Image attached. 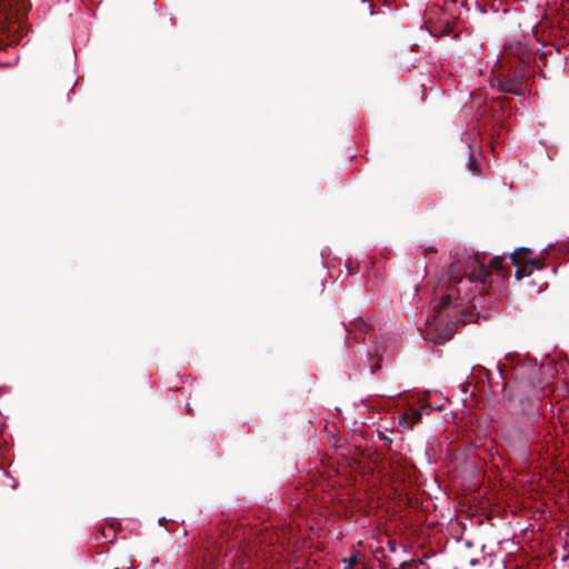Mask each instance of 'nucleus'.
<instances>
[{"instance_id":"9","label":"nucleus","mask_w":569,"mask_h":569,"mask_svg":"<svg viewBox=\"0 0 569 569\" xmlns=\"http://www.w3.org/2000/svg\"><path fill=\"white\" fill-rule=\"evenodd\" d=\"M358 562H359L358 553H353L348 559L342 560L343 569H351Z\"/></svg>"},{"instance_id":"22","label":"nucleus","mask_w":569,"mask_h":569,"mask_svg":"<svg viewBox=\"0 0 569 569\" xmlns=\"http://www.w3.org/2000/svg\"><path fill=\"white\" fill-rule=\"evenodd\" d=\"M164 521H167V519H166L164 517H161V518L159 519V523H160V525H162Z\"/></svg>"},{"instance_id":"11","label":"nucleus","mask_w":569,"mask_h":569,"mask_svg":"<svg viewBox=\"0 0 569 569\" xmlns=\"http://www.w3.org/2000/svg\"><path fill=\"white\" fill-rule=\"evenodd\" d=\"M407 422H410L409 416L407 412H403L399 416V425L405 429H410V426H407Z\"/></svg>"},{"instance_id":"20","label":"nucleus","mask_w":569,"mask_h":569,"mask_svg":"<svg viewBox=\"0 0 569 569\" xmlns=\"http://www.w3.org/2000/svg\"><path fill=\"white\" fill-rule=\"evenodd\" d=\"M425 251H426V252H429V251H430V252H435L436 250H435V248H433L432 246H429V247H427V248L425 249Z\"/></svg>"},{"instance_id":"13","label":"nucleus","mask_w":569,"mask_h":569,"mask_svg":"<svg viewBox=\"0 0 569 569\" xmlns=\"http://www.w3.org/2000/svg\"><path fill=\"white\" fill-rule=\"evenodd\" d=\"M449 338H450L449 333H447L446 336L438 335L436 338H433V342H435V343H437V345H442V343H445Z\"/></svg>"},{"instance_id":"7","label":"nucleus","mask_w":569,"mask_h":569,"mask_svg":"<svg viewBox=\"0 0 569 569\" xmlns=\"http://www.w3.org/2000/svg\"><path fill=\"white\" fill-rule=\"evenodd\" d=\"M530 254H531L530 249L521 247V248L516 249L512 253H510L509 259L512 264H517L518 256L521 259L527 260Z\"/></svg>"},{"instance_id":"3","label":"nucleus","mask_w":569,"mask_h":569,"mask_svg":"<svg viewBox=\"0 0 569 569\" xmlns=\"http://www.w3.org/2000/svg\"><path fill=\"white\" fill-rule=\"evenodd\" d=\"M348 332V349L352 366L360 370H368L369 375H375L380 368L383 358L385 348L379 339H385L382 327H377L376 322H367L362 318H353L348 323L342 322Z\"/></svg>"},{"instance_id":"10","label":"nucleus","mask_w":569,"mask_h":569,"mask_svg":"<svg viewBox=\"0 0 569 569\" xmlns=\"http://www.w3.org/2000/svg\"><path fill=\"white\" fill-rule=\"evenodd\" d=\"M468 147L471 148V144L468 143ZM467 166H468V168H469V170L471 172H476L477 171V161H476V158H475L472 149H470V154H469V160H468Z\"/></svg>"},{"instance_id":"4","label":"nucleus","mask_w":569,"mask_h":569,"mask_svg":"<svg viewBox=\"0 0 569 569\" xmlns=\"http://www.w3.org/2000/svg\"><path fill=\"white\" fill-rule=\"evenodd\" d=\"M11 19V12L0 14V44L20 43L23 38L21 24Z\"/></svg>"},{"instance_id":"15","label":"nucleus","mask_w":569,"mask_h":569,"mask_svg":"<svg viewBox=\"0 0 569 569\" xmlns=\"http://www.w3.org/2000/svg\"><path fill=\"white\" fill-rule=\"evenodd\" d=\"M346 268H347V272H348V273H350V274H352V273H353V269H352V264H351V262H347V263H346Z\"/></svg>"},{"instance_id":"23","label":"nucleus","mask_w":569,"mask_h":569,"mask_svg":"<svg viewBox=\"0 0 569 569\" xmlns=\"http://www.w3.org/2000/svg\"><path fill=\"white\" fill-rule=\"evenodd\" d=\"M476 289L478 290V293H481V290L478 289V284H480L479 282H476Z\"/></svg>"},{"instance_id":"6","label":"nucleus","mask_w":569,"mask_h":569,"mask_svg":"<svg viewBox=\"0 0 569 569\" xmlns=\"http://www.w3.org/2000/svg\"><path fill=\"white\" fill-rule=\"evenodd\" d=\"M499 90L501 92H508V93H513V94H517L519 96V91H518V87L520 86V82L518 81H515V80H502V81H499Z\"/></svg>"},{"instance_id":"1","label":"nucleus","mask_w":569,"mask_h":569,"mask_svg":"<svg viewBox=\"0 0 569 569\" xmlns=\"http://www.w3.org/2000/svg\"><path fill=\"white\" fill-rule=\"evenodd\" d=\"M451 259L447 271L446 293L440 296L439 302L433 307L432 315L428 317L427 325L438 328L449 321V310L465 305L461 297L462 286L479 282L486 284L490 277V268L502 270L507 258L506 254H497L489 259L485 252L470 253L465 248H456L451 252Z\"/></svg>"},{"instance_id":"21","label":"nucleus","mask_w":569,"mask_h":569,"mask_svg":"<svg viewBox=\"0 0 569 569\" xmlns=\"http://www.w3.org/2000/svg\"><path fill=\"white\" fill-rule=\"evenodd\" d=\"M486 377H487L489 383L491 385L492 383L491 382V377H490V373L488 372V370H486Z\"/></svg>"},{"instance_id":"5","label":"nucleus","mask_w":569,"mask_h":569,"mask_svg":"<svg viewBox=\"0 0 569 569\" xmlns=\"http://www.w3.org/2000/svg\"><path fill=\"white\" fill-rule=\"evenodd\" d=\"M542 269H543V263L539 260L533 259V260H530L528 263L518 266L516 268L515 276L517 279H522V278L531 276L533 270L540 271Z\"/></svg>"},{"instance_id":"2","label":"nucleus","mask_w":569,"mask_h":569,"mask_svg":"<svg viewBox=\"0 0 569 569\" xmlns=\"http://www.w3.org/2000/svg\"><path fill=\"white\" fill-rule=\"evenodd\" d=\"M502 389L511 383L509 399L516 405L525 429L533 430L540 421V405L546 397L542 367L536 359L519 353H508L503 365H497Z\"/></svg>"},{"instance_id":"16","label":"nucleus","mask_w":569,"mask_h":569,"mask_svg":"<svg viewBox=\"0 0 569 569\" xmlns=\"http://www.w3.org/2000/svg\"><path fill=\"white\" fill-rule=\"evenodd\" d=\"M553 246H555L553 243H549L546 248H543V249L541 250V252H540V253H541V254H543L545 252H547V251H548L550 248H552Z\"/></svg>"},{"instance_id":"14","label":"nucleus","mask_w":569,"mask_h":569,"mask_svg":"<svg viewBox=\"0 0 569 569\" xmlns=\"http://www.w3.org/2000/svg\"><path fill=\"white\" fill-rule=\"evenodd\" d=\"M397 546L398 545H397L396 540H389L388 541V547H389L390 551L396 552L397 551Z\"/></svg>"},{"instance_id":"19","label":"nucleus","mask_w":569,"mask_h":569,"mask_svg":"<svg viewBox=\"0 0 569 569\" xmlns=\"http://www.w3.org/2000/svg\"><path fill=\"white\" fill-rule=\"evenodd\" d=\"M469 563H470V566L473 567V566H477L479 563V560L478 559H471Z\"/></svg>"},{"instance_id":"12","label":"nucleus","mask_w":569,"mask_h":569,"mask_svg":"<svg viewBox=\"0 0 569 569\" xmlns=\"http://www.w3.org/2000/svg\"><path fill=\"white\" fill-rule=\"evenodd\" d=\"M378 438L380 441H382L386 446H390L392 443V438L387 436L385 432L378 430Z\"/></svg>"},{"instance_id":"17","label":"nucleus","mask_w":569,"mask_h":569,"mask_svg":"<svg viewBox=\"0 0 569 569\" xmlns=\"http://www.w3.org/2000/svg\"><path fill=\"white\" fill-rule=\"evenodd\" d=\"M369 10H370V14L375 13V7H373L372 2H369Z\"/></svg>"},{"instance_id":"8","label":"nucleus","mask_w":569,"mask_h":569,"mask_svg":"<svg viewBox=\"0 0 569 569\" xmlns=\"http://www.w3.org/2000/svg\"><path fill=\"white\" fill-rule=\"evenodd\" d=\"M409 416L410 422H407V426H410V429L421 420L422 418V410L421 409H410L407 411Z\"/></svg>"},{"instance_id":"24","label":"nucleus","mask_w":569,"mask_h":569,"mask_svg":"<svg viewBox=\"0 0 569 569\" xmlns=\"http://www.w3.org/2000/svg\"><path fill=\"white\" fill-rule=\"evenodd\" d=\"M369 0H361V2H368Z\"/></svg>"},{"instance_id":"18","label":"nucleus","mask_w":569,"mask_h":569,"mask_svg":"<svg viewBox=\"0 0 569 569\" xmlns=\"http://www.w3.org/2000/svg\"><path fill=\"white\" fill-rule=\"evenodd\" d=\"M465 546L467 548H471L473 546V542L471 540H466Z\"/></svg>"}]
</instances>
